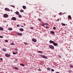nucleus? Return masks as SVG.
I'll return each mask as SVG.
<instances>
[{
	"instance_id": "48",
	"label": "nucleus",
	"mask_w": 73,
	"mask_h": 73,
	"mask_svg": "<svg viewBox=\"0 0 73 73\" xmlns=\"http://www.w3.org/2000/svg\"><path fill=\"white\" fill-rule=\"evenodd\" d=\"M46 28H48V26H46Z\"/></svg>"
},
{
	"instance_id": "23",
	"label": "nucleus",
	"mask_w": 73,
	"mask_h": 73,
	"mask_svg": "<svg viewBox=\"0 0 73 73\" xmlns=\"http://www.w3.org/2000/svg\"><path fill=\"white\" fill-rule=\"evenodd\" d=\"M41 25H42V26H44L45 24H44V23H42Z\"/></svg>"
},
{
	"instance_id": "42",
	"label": "nucleus",
	"mask_w": 73,
	"mask_h": 73,
	"mask_svg": "<svg viewBox=\"0 0 73 73\" xmlns=\"http://www.w3.org/2000/svg\"><path fill=\"white\" fill-rule=\"evenodd\" d=\"M59 20H60V19H57V21H59Z\"/></svg>"
},
{
	"instance_id": "30",
	"label": "nucleus",
	"mask_w": 73,
	"mask_h": 73,
	"mask_svg": "<svg viewBox=\"0 0 73 73\" xmlns=\"http://www.w3.org/2000/svg\"><path fill=\"white\" fill-rule=\"evenodd\" d=\"M13 54H16V53H17H17H15L14 52H13Z\"/></svg>"
},
{
	"instance_id": "2",
	"label": "nucleus",
	"mask_w": 73,
	"mask_h": 73,
	"mask_svg": "<svg viewBox=\"0 0 73 73\" xmlns=\"http://www.w3.org/2000/svg\"><path fill=\"white\" fill-rule=\"evenodd\" d=\"M49 47L50 49H54V46L52 45H49Z\"/></svg>"
},
{
	"instance_id": "40",
	"label": "nucleus",
	"mask_w": 73,
	"mask_h": 73,
	"mask_svg": "<svg viewBox=\"0 0 73 73\" xmlns=\"http://www.w3.org/2000/svg\"><path fill=\"white\" fill-rule=\"evenodd\" d=\"M31 29H33L34 28H33V27H31Z\"/></svg>"
},
{
	"instance_id": "33",
	"label": "nucleus",
	"mask_w": 73,
	"mask_h": 73,
	"mask_svg": "<svg viewBox=\"0 0 73 73\" xmlns=\"http://www.w3.org/2000/svg\"><path fill=\"white\" fill-rule=\"evenodd\" d=\"M5 42H8V40H5Z\"/></svg>"
},
{
	"instance_id": "35",
	"label": "nucleus",
	"mask_w": 73,
	"mask_h": 73,
	"mask_svg": "<svg viewBox=\"0 0 73 73\" xmlns=\"http://www.w3.org/2000/svg\"><path fill=\"white\" fill-rule=\"evenodd\" d=\"M51 71L52 72H54V70H53V69H52Z\"/></svg>"
},
{
	"instance_id": "14",
	"label": "nucleus",
	"mask_w": 73,
	"mask_h": 73,
	"mask_svg": "<svg viewBox=\"0 0 73 73\" xmlns=\"http://www.w3.org/2000/svg\"><path fill=\"white\" fill-rule=\"evenodd\" d=\"M3 27H0V31H3Z\"/></svg>"
},
{
	"instance_id": "17",
	"label": "nucleus",
	"mask_w": 73,
	"mask_h": 73,
	"mask_svg": "<svg viewBox=\"0 0 73 73\" xmlns=\"http://www.w3.org/2000/svg\"><path fill=\"white\" fill-rule=\"evenodd\" d=\"M47 69L48 70H50V68H47Z\"/></svg>"
},
{
	"instance_id": "47",
	"label": "nucleus",
	"mask_w": 73,
	"mask_h": 73,
	"mask_svg": "<svg viewBox=\"0 0 73 73\" xmlns=\"http://www.w3.org/2000/svg\"><path fill=\"white\" fill-rule=\"evenodd\" d=\"M23 24H24V26H25L26 25H25V23H24Z\"/></svg>"
},
{
	"instance_id": "34",
	"label": "nucleus",
	"mask_w": 73,
	"mask_h": 73,
	"mask_svg": "<svg viewBox=\"0 0 73 73\" xmlns=\"http://www.w3.org/2000/svg\"><path fill=\"white\" fill-rule=\"evenodd\" d=\"M15 69L16 70H18V68H17V67H15Z\"/></svg>"
},
{
	"instance_id": "9",
	"label": "nucleus",
	"mask_w": 73,
	"mask_h": 73,
	"mask_svg": "<svg viewBox=\"0 0 73 73\" xmlns=\"http://www.w3.org/2000/svg\"><path fill=\"white\" fill-rule=\"evenodd\" d=\"M18 36H22V35H23V34L18 33Z\"/></svg>"
},
{
	"instance_id": "31",
	"label": "nucleus",
	"mask_w": 73,
	"mask_h": 73,
	"mask_svg": "<svg viewBox=\"0 0 73 73\" xmlns=\"http://www.w3.org/2000/svg\"><path fill=\"white\" fill-rule=\"evenodd\" d=\"M11 45H15V44L13 43H11Z\"/></svg>"
},
{
	"instance_id": "32",
	"label": "nucleus",
	"mask_w": 73,
	"mask_h": 73,
	"mask_svg": "<svg viewBox=\"0 0 73 73\" xmlns=\"http://www.w3.org/2000/svg\"><path fill=\"white\" fill-rule=\"evenodd\" d=\"M19 17L21 18V15H19Z\"/></svg>"
},
{
	"instance_id": "5",
	"label": "nucleus",
	"mask_w": 73,
	"mask_h": 73,
	"mask_svg": "<svg viewBox=\"0 0 73 73\" xmlns=\"http://www.w3.org/2000/svg\"><path fill=\"white\" fill-rule=\"evenodd\" d=\"M32 41L33 42H37V40L35 39L34 38H33L32 39Z\"/></svg>"
},
{
	"instance_id": "19",
	"label": "nucleus",
	"mask_w": 73,
	"mask_h": 73,
	"mask_svg": "<svg viewBox=\"0 0 73 73\" xmlns=\"http://www.w3.org/2000/svg\"><path fill=\"white\" fill-rule=\"evenodd\" d=\"M9 30V31H12V29L11 28H9L8 29Z\"/></svg>"
},
{
	"instance_id": "26",
	"label": "nucleus",
	"mask_w": 73,
	"mask_h": 73,
	"mask_svg": "<svg viewBox=\"0 0 73 73\" xmlns=\"http://www.w3.org/2000/svg\"><path fill=\"white\" fill-rule=\"evenodd\" d=\"M10 6L11 7H13V8H15V6H13L12 5H11Z\"/></svg>"
},
{
	"instance_id": "24",
	"label": "nucleus",
	"mask_w": 73,
	"mask_h": 73,
	"mask_svg": "<svg viewBox=\"0 0 73 73\" xmlns=\"http://www.w3.org/2000/svg\"><path fill=\"white\" fill-rule=\"evenodd\" d=\"M58 57L59 58H61V56L60 55H58Z\"/></svg>"
},
{
	"instance_id": "10",
	"label": "nucleus",
	"mask_w": 73,
	"mask_h": 73,
	"mask_svg": "<svg viewBox=\"0 0 73 73\" xmlns=\"http://www.w3.org/2000/svg\"><path fill=\"white\" fill-rule=\"evenodd\" d=\"M5 11H10V10H9V9L7 8H5Z\"/></svg>"
},
{
	"instance_id": "3",
	"label": "nucleus",
	"mask_w": 73,
	"mask_h": 73,
	"mask_svg": "<svg viewBox=\"0 0 73 73\" xmlns=\"http://www.w3.org/2000/svg\"><path fill=\"white\" fill-rule=\"evenodd\" d=\"M11 20H13L14 21H15L16 20V18H15V17H13L11 18Z\"/></svg>"
},
{
	"instance_id": "15",
	"label": "nucleus",
	"mask_w": 73,
	"mask_h": 73,
	"mask_svg": "<svg viewBox=\"0 0 73 73\" xmlns=\"http://www.w3.org/2000/svg\"><path fill=\"white\" fill-rule=\"evenodd\" d=\"M50 33H51V34H54L55 33L54 32V31H52L50 32Z\"/></svg>"
},
{
	"instance_id": "20",
	"label": "nucleus",
	"mask_w": 73,
	"mask_h": 73,
	"mask_svg": "<svg viewBox=\"0 0 73 73\" xmlns=\"http://www.w3.org/2000/svg\"><path fill=\"white\" fill-rule=\"evenodd\" d=\"M24 44L25 45H28V43H27L25 42L24 43Z\"/></svg>"
},
{
	"instance_id": "28",
	"label": "nucleus",
	"mask_w": 73,
	"mask_h": 73,
	"mask_svg": "<svg viewBox=\"0 0 73 73\" xmlns=\"http://www.w3.org/2000/svg\"><path fill=\"white\" fill-rule=\"evenodd\" d=\"M70 67H71L72 68L73 67V66L71 64H70Z\"/></svg>"
},
{
	"instance_id": "52",
	"label": "nucleus",
	"mask_w": 73,
	"mask_h": 73,
	"mask_svg": "<svg viewBox=\"0 0 73 73\" xmlns=\"http://www.w3.org/2000/svg\"><path fill=\"white\" fill-rule=\"evenodd\" d=\"M54 17H56V15H54Z\"/></svg>"
},
{
	"instance_id": "50",
	"label": "nucleus",
	"mask_w": 73,
	"mask_h": 73,
	"mask_svg": "<svg viewBox=\"0 0 73 73\" xmlns=\"http://www.w3.org/2000/svg\"><path fill=\"white\" fill-rule=\"evenodd\" d=\"M55 73H60V72H56Z\"/></svg>"
},
{
	"instance_id": "7",
	"label": "nucleus",
	"mask_w": 73,
	"mask_h": 73,
	"mask_svg": "<svg viewBox=\"0 0 73 73\" xmlns=\"http://www.w3.org/2000/svg\"><path fill=\"white\" fill-rule=\"evenodd\" d=\"M53 44L54 45V46H57L58 45V44L56 43H53Z\"/></svg>"
},
{
	"instance_id": "38",
	"label": "nucleus",
	"mask_w": 73,
	"mask_h": 73,
	"mask_svg": "<svg viewBox=\"0 0 73 73\" xmlns=\"http://www.w3.org/2000/svg\"><path fill=\"white\" fill-rule=\"evenodd\" d=\"M0 38H3V36H0Z\"/></svg>"
},
{
	"instance_id": "49",
	"label": "nucleus",
	"mask_w": 73,
	"mask_h": 73,
	"mask_svg": "<svg viewBox=\"0 0 73 73\" xmlns=\"http://www.w3.org/2000/svg\"><path fill=\"white\" fill-rule=\"evenodd\" d=\"M15 61H17V59H15Z\"/></svg>"
},
{
	"instance_id": "39",
	"label": "nucleus",
	"mask_w": 73,
	"mask_h": 73,
	"mask_svg": "<svg viewBox=\"0 0 73 73\" xmlns=\"http://www.w3.org/2000/svg\"><path fill=\"white\" fill-rule=\"evenodd\" d=\"M38 20L39 21H41V19H40V18H39V19H38Z\"/></svg>"
},
{
	"instance_id": "12",
	"label": "nucleus",
	"mask_w": 73,
	"mask_h": 73,
	"mask_svg": "<svg viewBox=\"0 0 73 73\" xmlns=\"http://www.w3.org/2000/svg\"><path fill=\"white\" fill-rule=\"evenodd\" d=\"M15 14L16 15H19V13L18 11H16L15 13Z\"/></svg>"
},
{
	"instance_id": "11",
	"label": "nucleus",
	"mask_w": 73,
	"mask_h": 73,
	"mask_svg": "<svg viewBox=\"0 0 73 73\" xmlns=\"http://www.w3.org/2000/svg\"><path fill=\"white\" fill-rule=\"evenodd\" d=\"M2 50L3 51H4V52H6L7 51V49L5 48H3L2 49Z\"/></svg>"
},
{
	"instance_id": "27",
	"label": "nucleus",
	"mask_w": 73,
	"mask_h": 73,
	"mask_svg": "<svg viewBox=\"0 0 73 73\" xmlns=\"http://www.w3.org/2000/svg\"><path fill=\"white\" fill-rule=\"evenodd\" d=\"M61 24H62V25H63V26H65V24H64V23H62Z\"/></svg>"
},
{
	"instance_id": "13",
	"label": "nucleus",
	"mask_w": 73,
	"mask_h": 73,
	"mask_svg": "<svg viewBox=\"0 0 73 73\" xmlns=\"http://www.w3.org/2000/svg\"><path fill=\"white\" fill-rule=\"evenodd\" d=\"M23 9H26V6H23L22 7Z\"/></svg>"
},
{
	"instance_id": "45",
	"label": "nucleus",
	"mask_w": 73,
	"mask_h": 73,
	"mask_svg": "<svg viewBox=\"0 0 73 73\" xmlns=\"http://www.w3.org/2000/svg\"><path fill=\"white\" fill-rule=\"evenodd\" d=\"M15 50H17L18 49L17 48H15Z\"/></svg>"
},
{
	"instance_id": "18",
	"label": "nucleus",
	"mask_w": 73,
	"mask_h": 73,
	"mask_svg": "<svg viewBox=\"0 0 73 73\" xmlns=\"http://www.w3.org/2000/svg\"><path fill=\"white\" fill-rule=\"evenodd\" d=\"M68 73H71V72H72V71L71 70H69L68 71Z\"/></svg>"
},
{
	"instance_id": "25",
	"label": "nucleus",
	"mask_w": 73,
	"mask_h": 73,
	"mask_svg": "<svg viewBox=\"0 0 73 73\" xmlns=\"http://www.w3.org/2000/svg\"><path fill=\"white\" fill-rule=\"evenodd\" d=\"M20 65L22 66H24V65L23 64H21Z\"/></svg>"
},
{
	"instance_id": "51",
	"label": "nucleus",
	"mask_w": 73,
	"mask_h": 73,
	"mask_svg": "<svg viewBox=\"0 0 73 73\" xmlns=\"http://www.w3.org/2000/svg\"><path fill=\"white\" fill-rule=\"evenodd\" d=\"M21 27H24V26H21Z\"/></svg>"
},
{
	"instance_id": "44",
	"label": "nucleus",
	"mask_w": 73,
	"mask_h": 73,
	"mask_svg": "<svg viewBox=\"0 0 73 73\" xmlns=\"http://www.w3.org/2000/svg\"><path fill=\"white\" fill-rule=\"evenodd\" d=\"M19 25H17V27H19Z\"/></svg>"
},
{
	"instance_id": "22",
	"label": "nucleus",
	"mask_w": 73,
	"mask_h": 73,
	"mask_svg": "<svg viewBox=\"0 0 73 73\" xmlns=\"http://www.w3.org/2000/svg\"><path fill=\"white\" fill-rule=\"evenodd\" d=\"M20 11L21 12H24V11L23 10H21Z\"/></svg>"
},
{
	"instance_id": "46",
	"label": "nucleus",
	"mask_w": 73,
	"mask_h": 73,
	"mask_svg": "<svg viewBox=\"0 0 73 73\" xmlns=\"http://www.w3.org/2000/svg\"><path fill=\"white\" fill-rule=\"evenodd\" d=\"M1 60L2 61L3 60V58H1Z\"/></svg>"
},
{
	"instance_id": "21",
	"label": "nucleus",
	"mask_w": 73,
	"mask_h": 73,
	"mask_svg": "<svg viewBox=\"0 0 73 73\" xmlns=\"http://www.w3.org/2000/svg\"><path fill=\"white\" fill-rule=\"evenodd\" d=\"M38 52H39V53H42V52L41 51H38Z\"/></svg>"
},
{
	"instance_id": "4",
	"label": "nucleus",
	"mask_w": 73,
	"mask_h": 73,
	"mask_svg": "<svg viewBox=\"0 0 73 73\" xmlns=\"http://www.w3.org/2000/svg\"><path fill=\"white\" fill-rule=\"evenodd\" d=\"M41 57H42L44 58H47L46 56L44 55H41Z\"/></svg>"
},
{
	"instance_id": "43",
	"label": "nucleus",
	"mask_w": 73,
	"mask_h": 73,
	"mask_svg": "<svg viewBox=\"0 0 73 73\" xmlns=\"http://www.w3.org/2000/svg\"><path fill=\"white\" fill-rule=\"evenodd\" d=\"M61 13H59V15H60L61 14Z\"/></svg>"
},
{
	"instance_id": "16",
	"label": "nucleus",
	"mask_w": 73,
	"mask_h": 73,
	"mask_svg": "<svg viewBox=\"0 0 73 73\" xmlns=\"http://www.w3.org/2000/svg\"><path fill=\"white\" fill-rule=\"evenodd\" d=\"M20 30L21 31H24V29H20Z\"/></svg>"
},
{
	"instance_id": "41",
	"label": "nucleus",
	"mask_w": 73,
	"mask_h": 73,
	"mask_svg": "<svg viewBox=\"0 0 73 73\" xmlns=\"http://www.w3.org/2000/svg\"><path fill=\"white\" fill-rule=\"evenodd\" d=\"M38 71H41V70L40 69H38Z\"/></svg>"
},
{
	"instance_id": "8",
	"label": "nucleus",
	"mask_w": 73,
	"mask_h": 73,
	"mask_svg": "<svg viewBox=\"0 0 73 73\" xmlns=\"http://www.w3.org/2000/svg\"><path fill=\"white\" fill-rule=\"evenodd\" d=\"M5 56L7 57H10V55L8 54H5Z\"/></svg>"
},
{
	"instance_id": "37",
	"label": "nucleus",
	"mask_w": 73,
	"mask_h": 73,
	"mask_svg": "<svg viewBox=\"0 0 73 73\" xmlns=\"http://www.w3.org/2000/svg\"><path fill=\"white\" fill-rule=\"evenodd\" d=\"M45 25H48V23H46L45 24Z\"/></svg>"
},
{
	"instance_id": "36",
	"label": "nucleus",
	"mask_w": 73,
	"mask_h": 73,
	"mask_svg": "<svg viewBox=\"0 0 73 73\" xmlns=\"http://www.w3.org/2000/svg\"><path fill=\"white\" fill-rule=\"evenodd\" d=\"M53 29H54V30H55V29H56V27H54Z\"/></svg>"
},
{
	"instance_id": "6",
	"label": "nucleus",
	"mask_w": 73,
	"mask_h": 73,
	"mask_svg": "<svg viewBox=\"0 0 73 73\" xmlns=\"http://www.w3.org/2000/svg\"><path fill=\"white\" fill-rule=\"evenodd\" d=\"M49 42L51 44H53L54 43V42L52 41V40H50V41H49Z\"/></svg>"
},
{
	"instance_id": "1",
	"label": "nucleus",
	"mask_w": 73,
	"mask_h": 73,
	"mask_svg": "<svg viewBox=\"0 0 73 73\" xmlns=\"http://www.w3.org/2000/svg\"><path fill=\"white\" fill-rule=\"evenodd\" d=\"M3 17L5 18L8 17V15L7 14H5L3 15Z\"/></svg>"
},
{
	"instance_id": "29",
	"label": "nucleus",
	"mask_w": 73,
	"mask_h": 73,
	"mask_svg": "<svg viewBox=\"0 0 73 73\" xmlns=\"http://www.w3.org/2000/svg\"><path fill=\"white\" fill-rule=\"evenodd\" d=\"M68 17L70 19H72V17L70 15H68Z\"/></svg>"
}]
</instances>
